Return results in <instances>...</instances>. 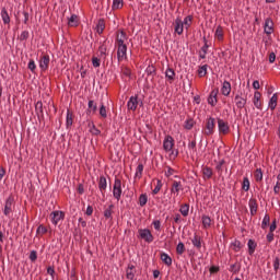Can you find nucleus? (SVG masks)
<instances>
[{
	"mask_svg": "<svg viewBox=\"0 0 280 280\" xmlns=\"http://www.w3.org/2000/svg\"><path fill=\"white\" fill-rule=\"evenodd\" d=\"M191 21H194V16L187 15L183 21V25H186V27H191Z\"/></svg>",
	"mask_w": 280,
	"mask_h": 280,
	"instance_id": "nucleus-46",
	"label": "nucleus"
},
{
	"mask_svg": "<svg viewBox=\"0 0 280 280\" xmlns=\"http://www.w3.org/2000/svg\"><path fill=\"white\" fill-rule=\"evenodd\" d=\"M1 19L4 23V25H9L10 23V14H8V10L5 8H2L1 10Z\"/></svg>",
	"mask_w": 280,
	"mask_h": 280,
	"instance_id": "nucleus-28",
	"label": "nucleus"
},
{
	"mask_svg": "<svg viewBox=\"0 0 280 280\" xmlns=\"http://www.w3.org/2000/svg\"><path fill=\"white\" fill-rule=\"evenodd\" d=\"M92 65L95 69H97V67H100L102 65L100 58L97 57H92Z\"/></svg>",
	"mask_w": 280,
	"mask_h": 280,
	"instance_id": "nucleus-54",
	"label": "nucleus"
},
{
	"mask_svg": "<svg viewBox=\"0 0 280 280\" xmlns=\"http://www.w3.org/2000/svg\"><path fill=\"white\" fill-rule=\"evenodd\" d=\"M202 175H203L205 179L209 180V178H212V176H213V170L209 166H203L202 167Z\"/></svg>",
	"mask_w": 280,
	"mask_h": 280,
	"instance_id": "nucleus-26",
	"label": "nucleus"
},
{
	"mask_svg": "<svg viewBox=\"0 0 280 280\" xmlns=\"http://www.w3.org/2000/svg\"><path fill=\"white\" fill-rule=\"evenodd\" d=\"M89 127H91L90 132H91V135H94V137H100V135H102V131L100 129H97V127H95V124L89 122Z\"/></svg>",
	"mask_w": 280,
	"mask_h": 280,
	"instance_id": "nucleus-34",
	"label": "nucleus"
},
{
	"mask_svg": "<svg viewBox=\"0 0 280 280\" xmlns=\"http://www.w3.org/2000/svg\"><path fill=\"white\" fill-rule=\"evenodd\" d=\"M27 38H30V32L28 31H23L20 35V40H27Z\"/></svg>",
	"mask_w": 280,
	"mask_h": 280,
	"instance_id": "nucleus-53",
	"label": "nucleus"
},
{
	"mask_svg": "<svg viewBox=\"0 0 280 280\" xmlns=\"http://www.w3.org/2000/svg\"><path fill=\"white\" fill-rule=\"evenodd\" d=\"M113 196L116 200H121V179L115 178L113 186Z\"/></svg>",
	"mask_w": 280,
	"mask_h": 280,
	"instance_id": "nucleus-1",
	"label": "nucleus"
},
{
	"mask_svg": "<svg viewBox=\"0 0 280 280\" xmlns=\"http://www.w3.org/2000/svg\"><path fill=\"white\" fill-rule=\"evenodd\" d=\"M139 237L142 238L144 242H148L150 244L151 242H154V236L152 235V232L148 229L139 230Z\"/></svg>",
	"mask_w": 280,
	"mask_h": 280,
	"instance_id": "nucleus-3",
	"label": "nucleus"
},
{
	"mask_svg": "<svg viewBox=\"0 0 280 280\" xmlns=\"http://www.w3.org/2000/svg\"><path fill=\"white\" fill-rule=\"evenodd\" d=\"M73 126V113L68 109L67 112V117H66V127L70 128Z\"/></svg>",
	"mask_w": 280,
	"mask_h": 280,
	"instance_id": "nucleus-29",
	"label": "nucleus"
},
{
	"mask_svg": "<svg viewBox=\"0 0 280 280\" xmlns=\"http://www.w3.org/2000/svg\"><path fill=\"white\" fill-rule=\"evenodd\" d=\"M185 128L186 130H191V128H194V120H186L185 121Z\"/></svg>",
	"mask_w": 280,
	"mask_h": 280,
	"instance_id": "nucleus-60",
	"label": "nucleus"
},
{
	"mask_svg": "<svg viewBox=\"0 0 280 280\" xmlns=\"http://www.w3.org/2000/svg\"><path fill=\"white\" fill-rule=\"evenodd\" d=\"M215 36L218 40H223L224 39V30L222 28L221 25H219L215 30Z\"/></svg>",
	"mask_w": 280,
	"mask_h": 280,
	"instance_id": "nucleus-36",
	"label": "nucleus"
},
{
	"mask_svg": "<svg viewBox=\"0 0 280 280\" xmlns=\"http://www.w3.org/2000/svg\"><path fill=\"white\" fill-rule=\"evenodd\" d=\"M153 226L155 231H161V221L160 220L153 221Z\"/></svg>",
	"mask_w": 280,
	"mask_h": 280,
	"instance_id": "nucleus-63",
	"label": "nucleus"
},
{
	"mask_svg": "<svg viewBox=\"0 0 280 280\" xmlns=\"http://www.w3.org/2000/svg\"><path fill=\"white\" fill-rule=\"evenodd\" d=\"M112 8L113 10H120V8H124V0H114Z\"/></svg>",
	"mask_w": 280,
	"mask_h": 280,
	"instance_id": "nucleus-44",
	"label": "nucleus"
},
{
	"mask_svg": "<svg viewBox=\"0 0 280 280\" xmlns=\"http://www.w3.org/2000/svg\"><path fill=\"white\" fill-rule=\"evenodd\" d=\"M113 209H115L114 205H109L107 209H105L104 211V218H106V220L113 218Z\"/></svg>",
	"mask_w": 280,
	"mask_h": 280,
	"instance_id": "nucleus-35",
	"label": "nucleus"
},
{
	"mask_svg": "<svg viewBox=\"0 0 280 280\" xmlns=\"http://www.w3.org/2000/svg\"><path fill=\"white\" fill-rule=\"evenodd\" d=\"M275 231H277V219L272 220L270 228H269L270 233H275Z\"/></svg>",
	"mask_w": 280,
	"mask_h": 280,
	"instance_id": "nucleus-58",
	"label": "nucleus"
},
{
	"mask_svg": "<svg viewBox=\"0 0 280 280\" xmlns=\"http://www.w3.org/2000/svg\"><path fill=\"white\" fill-rule=\"evenodd\" d=\"M230 272H233L234 275H237L240 272V267H237V264H233L230 266Z\"/></svg>",
	"mask_w": 280,
	"mask_h": 280,
	"instance_id": "nucleus-56",
	"label": "nucleus"
},
{
	"mask_svg": "<svg viewBox=\"0 0 280 280\" xmlns=\"http://www.w3.org/2000/svg\"><path fill=\"white\" fill-rule=\"evenodd\" d=\"M270 225V214H265L262 222H261V229L266 230Z\"/></svg>",
	"mask_w": 280,
	"mask_h": 280,
	"instance_id": "nucleus-40",
	"label": "nucleus"
},
{
	"mask_svg": "<svg viewBox=\"0 0 280 280\" xmlns=\"http://www.w3.org/2000/svg\"><path fill=\"white\" fill-rule=\"evenodd\" d=\"M200 246H192L187 248L188 257H190V261H194V257H202V253H200Z\"/></svg>",
	"mask_w": 280,
	"mask_h": 280,
	"instance_id": "nucleus-6",
	"label": "nucleus"
},
{
	"mask_svg": "<svg viewBox=\"0 0 280 280\" xmlns=\"http://www.w3.org/2000/svg\"><path fill=\"white\" fill-rule=\"evenodd\" d=\"M100 115L103 119H106V117H108V114L106 113V106L104 105V103L101 104Z\"/></svg>",
	"mask_w": 280,
	"mask_h": 280,
	"instance_id": "nucleus-47",
	"label": "nucleus"
},
{
	"mask_svg": "<svg viewBox=\"0 0 280 280\" xmlns=\"http://www.w3.org/2000/svg\"><path fill=\"white\" fill-rule=\"evenodd\" d=\"M264 32H265V34H267V36H270V34H272V32H275V22H272V19L267 18L265 20Z\"/></svg>",
	"mask_w": 280,
	"mask_h": 280,
	"instance_id": "nucleus-8",
	"label": "nucleus"
},
{
	"mask_svg": "<svg viewBox=\"0 0 280 280\" xmlns=\"http://www.w3.org/2000/svg\"><path fill=\"white\" fill-rule=\"evenodd\" d=\"M127 51H128V46H118V49H117L118 62H121V60H124V58H126Z\"/></svg>",
	"mask_w": 280,
	"mask_h": 280,
	"instance_id": "nucleus-17",
	"label": "nucleus"
},
{
	"mask_svg": "<svg viewBox=\"0 0 280 280\" xmlns=\"http://www.w3.org/2000/svg\"><path fill=\"white\" fill-rule=\"evenodd\" d=\"M174 25V32L175 34H178L180 36L185 30V26L183 24V20L178 16L176 18L175 22L173 23Z\"/></svg>",
	"mask_w": 280,
	"mask_h": 280,
	"instance_id": "nucleus-11",
	"label": "nucleus"
},
{
	"mask_svg": "<svg viewBox=\"0 0 280 280\" xmlns=\"http://www.w3.org/2000/svg\"><path fill=\"white\" fill-rule=\"evenodd\" d=\"M187 252V247L185 246H177L176 247V253L177 255H183V253Z\"/></svg>",
	"mask_w": 280,
	"mask_h": 280,
	"instance_id": "nucleus-61",
	"label": "nucleus"
},
{
	"mask_svg": "<svg viewBox=\"0 0 280 280\" xmlns=\"http://www.w3.org/2000/svg\"><path fill=\"white\" fill-rule=\"evenodd\" d=\"M106 50H107V48H106V45H104V44L98 47V51H100L101 56H106Z\"/></svg>",
	"mask_w": 280,
	"mask_h": 280,
	"instance_id": "nucleus-62",
	"label": "nucleus"
},
{
	"mask_svg": "<svg viewBox=\"0 0 280 280\" xmlns=\"http://www.w3.org/2000/svg\"><path fill=\"white\" fill-rule=\"evenodd\" d=\"M125 40H128V34H126L124 31H120V35H117L116 43L118 47H125L127 46L125 44Z\"/></svg>",
	"mask_w": 280,
	"mask_h": 280,
	"instance_id": "nucleus-13",
	"label": "nucleus"
},
{
	"mask_svg": "<svg viewBox=\"0 0 280 280\" xmlns=\"http://www.w3.org/2000/svg\"><path fill=\"white\" fill-rule=\"evenodd\" d=\"M143 176V164H139L136 170V178Z\"/></svg>",
	"mask_w": 280,
	"mask_h": 280,
	"instance_id": "nucleus-48",
	"label": "nucleus"
},
{
	"mask_svg": "<svg viewBox=\"0 0 280 280\" xmlns=\"http://www.w3.org/2000/svg\"><path fill=\"white\" fill-rule=\"evenodd\" d=\"M209 51V44H205L201 49L199 50V58L201 60H205L207 58V54Z\"/></svg>",
	"mask_w": 280,
	"mask_h": 280,
	"instance_id": "nucleus-30",
	"label": "nucleus"
},
{
	"mask_svg": "<svg viewBox=\"0 0 280 280\" xmlns=\"http://www.w3.org/2000/svg\"><path fill=\"white\" fill-rule=\"evenodd\" d=\"M135 275H137V266L135 264H128L126 269V279L135 280Z\"/></svg>",
	"mask_w": 280,
	"mask_h": 280,
	"instance_id": "nucleus-10",
	"label": "nucleus"
},
{
	"mask_svg": "<svg viewBox=\"0 0 280 280\" xmlns=\"http://www.w3.org/2000/svg\"><path fill=\"white\" fill-rule=\"evenodd\" d=\"M145 73L147 75H152V78H154V75H156V68L154 66H148V68L145 69Z\"/></svg>",
	"mask_w": 280,
	"mask_h": 280,
	"instance_id": "nucleus-42",
	"label": "nucleus"
},
{
	"mask_svg": "<svg viewBox=\"0 0 280 280\" xmlns=\"http://www.w3.org/2000/svg\"><path fill=\"white\" fill-rule=\"evenodd\" d=\"M279 100V96L277 94H273L269 101V108L271 110H275V108H277V102Z\"/></svg>",
	"mask_w": 280,
	"mask_h": 280,
	"instance_id": "nucleus-33",
	"label": "nucleus"
},
{
	"mask_svg": "<svg viewBox=\"0 0 280 280\" xmlns=\"http://www.w3.org/2000/svg\"><path fill=\"white\" fill-rule=\"evenodd\" d=\"M178 191H183V184L174 180L172 184L171 194H178Z\"/></svg>",
	"mask_w": 280,
	"mask_h": 280,
	"instance_id": "nucleus-24",
	"label": "nucleus"
},
{
	"mask_svg": "<svg viewBox=\"0 0 280 280\" xmlns=\"http://www.w3.org/2000/svg\"><path fill=\"white\" fill-rule=\"evenodd\" d=\"M192 244L194 246H201V242H200V236L195 235V237L192 238Z\"/></svg>",
	"mask_w": 280,
	"mask_h": 280,
	"instance_id": "nucleus-59",
	"label": "nucleus"
},
{
	"mask_svg": "<svg viewBox=\"0 0 280 280\" xmlns=\"http://www.w3.org/2000/svg\"><path fill=\"white\" fill-rule=\"evenodd\" d=\"M39 67L42 71H47L49 69V55H44L39 60Z\"/></svg>",
	"mask_w": 280,
	"mask_h": 280,
	"instance_id": "nucleus-15",
	"label": "nucleus"
},
{
	"mask_svg": "<svg viewBox=\"0 0 280 280\" xmlns=\"http://www.w3.org/2000/svg\"><path fill=\"white\" fill-rule=\"evenodd\" d=\"M68 25H70V27H78V15L72 14L68 21Z\"/></svg>",
	"mask_w": 280,
	"mask_h": 280,
	"instance_id": "nucleus-38",
	"label": "nucleus"
},
{
	"mask_svg": "<svg viewBox=\"0 0 280 280\" xmlns=\"http://www.w3.org/2000/svg\"><path fill=\"white\" fill-rule=\"evenodd\" d=\"M165 77L167 78L168 82L172 84L176 80V72L172 68H167L165 71Z\"/></svg>",
	"mask_w": 280,
	"mask_h": 280,
	"instance_id": "nucleus-22",
	"label": "nucleus"
},
{
	"mask_svg": "<svg viewBox=\"0 0 280 280\" xmlns=\"http://www.w3.org/2000/svg\"><path fill=\"white\" fill-rule=\"evenodd\" d=\"M218 128L220 135H229L231 128L229 127V122L224 121L222 118H218Z\"/></svg>",
	"mask_w": 280,
	"mask_h": 280,
	"instance_id": "nucleus-5",
	"label": "nucleus"
},
{
	"mask_svg": "<svg viewBox=\"0 0 280 280\" xmlns=\"http://www.w3.org/2000/svg\"><path fill=\"white\" fill-rule=\"evenodd\" d=\"M86 113L88 115L90 113H97V104H95V101H89Z\"/></svg>",
	"mask_w": 280,
	"mask_h": 280,
	"instance_id": "nucleus-31",
	"label": "nucleus"
},
{
	"mask_svg": "<svg viewBox=\"0 0 280 280\" xmlns=\"http://www.w3.org/2000/svg\"><path fill=\"white\" fill-rule=\"evenodd\" d=\"M12 207H14V197L11 195L5 200L3 214L7 215V217L10 215V213H12Z\"/></svg>",
	"mask_w": 280,
	"mask_h": 280,
	"instance_id": "nucleus-7",
	"label": "nucleus"
},
{
	"mask_svg": "<svg viewBox=\"0 0 280 280\" xmlns=\"http://www.w3.org/2000/svg\"><path fill=\"white\" fill-rule=\"evenodd\" d=\"M30 259L34 264L36 259H38V253L36 250H32L30 254Z\"/></svg>",
	"mask_w": 280,
	"mask_h": 280,
	"instance_id": "nucleus-55",
	"label": "nucleus"
},
{
	"mask_svg": "<svg viewBox=\"0 0 280 280\" xmlns=\"http://www.w3.org/2000/svg\"><path fill=\"white\" fill-rule=\"evenodd\" d=\"M273 194H276V195L280 194V183L279 182H277L273 187Z\"/></svg>",
	"mask_w": 280,
	"mask_h": 280,
	"instance_id": "nucleus-64",
	"label": "nucleus"
},
{
	"mask_svg": "<svg viewBox=\"0 0 280 280\" xmlns=\"http://www.w3.org/2000/svg\"><path fill=\"white\" fill-rule=\"evenodd\" d=\"M163 149L165 152H172L174 150V138L172 136H166L163 142Z\"/></svg>",
	"mask_w": 280,
	"mask_h": 280,
	"instance_id": "nucleus-9",
	"label": "nucleus"
},
{
	"mask_svg": "<svg viewBox=\"0 0 280 280\" xmlns=\"http://www.w3.org/2000/svg\"><path fill=\"white\" fill-rule=\"evenodd\" d=\"M242 189L244 191H248L250 189V180L248 179V177L243 178Z\"/></svg>",
	"mask_w": 280,
	"mask_h": 280,
	"instance_id": "nucleus-41",
	"label": "nucleus"
},
{
	"mask_svg": "<svg viewBox=\"0 0 280 280\" xmlns=\"http://www.w3.org/2000/svg\"><path fill=\"white\" fill-rule=\"evenodd\" d=\"M50 219H51L52 224L57 225L60 222H62V220H65V212L60 211V210L52 211L50 213Z\"/></svg>",
	"mask_w": 280,
	"mask_h": 280,
	"instance_id": "nucleus-4",
	"label": "nucleus"
},
{
	"mask_svg": "<svg viewBox=\"0 0 280 280\" xmlns=\"http://www.w3.org/2000/svg\"><path fill=\"white\" fill-rule=\"evenodd\" d=\"M137 106H139L138 96H131L127 103V107L129 110H137Z\"/></svg>",
	"mask_w": 280,
	"mask_h": 280,
	"instance_id": "nucleus-16",
	"label": "nucleus"
},
{
	"mask_svg": "<svg viewBox=\"0 0 280 280\" xmlns=\"http://www.w3.org/2000/svg\"><path fill=\"white\" fill-rule=\"evenodd\" d=\"M37 235H45L47 233V228L45 225H39L36 230Z\"/></svg>",
	"mask_w": 280,
	"mask_h": 280,
	"instance_id": "nucleus-51",
	"label": "nucleus"
},
{
	"mask_svg": "<svg viewBox=\"0 0 280 280\" xmlns=\"http://www.w3.org/2000/svg\"><path fill=\"white\" fill-rule=\"evenodd\" d=\"M95 30L100 34V36L101 34H104V30H106V21H104V19H100L97 21Z\"/></svg>",
	"mask_w": 280,
	"mask_h": 280,
	"instance_id": "nucleus-21",
	"label": "nucleus"
},
{
	"mask_svg": "<svg viewBox=\"0 0 280 280\" xmlns=\"http://www.w3.org/2000/svg\"><path fill=\"white\" fill-rule=\"evenodd\" d=\"M121 73L126 78H130V75H132V70H130V68H128V67H125V68L121 69Z\"/></svg>",
	"mask_w": 280,
	"mask_h": 280,
	"instance_id": "nucleus-50",
	"label": "nucleus"
},
{
	"mask_svg": "<svg viewBox=\"0 0 280 280\" xmlns=\"http://www.w3.org/2000/svg\"><path fill=\"white\" fill-rule=\"evenodd\" d=\"M160 259L163 261V264L167 267L172 266V257L165 253L160 254Z\"/></svg>",
	"mask_w": 280,
	"mask_h": 280,
	"instance_id": "nucleus-25",
	"label": "nucleus"
},
{
	"mask_svg": "<svg viewBox=\"0 0 280 280\" xmlns=\"http://www.w3.org/2000/svg\"><path fill=\"white\" fill-rule=\"evenodd\" d=\"M254 106L258 109L261 110V92L256 91L254 93Z\"/></svg>",
	"mask_w": 280,
	"mask_h": 280,
	"instance_id": "nucleus-18",
	"label": "nucleus"
},
{
	"mask_svg": "<svg viewBox=\"0 0 280 280\" xmlns=\"http://www.w3.org/2000/svg\"><path fill=\"white\" fill-rule=\"evenodd\" d=\"M221 93L225 97H229V95H231V82H229V81L223 82V85L221 88Z\"/></svg>",
	"mask_w": 280,
	"mask_h": 280,
	"instance_id": "nucleus-19",
	"label": "nucleus"
},
{
	"mask_svg": "<svg viewBox=\"0 0 280 280\" xmlns=\"http://www.w3.org/2000/svg\"><path fill=\"white\" fill-rule=\"evenodd\" d=\"M27 69H30V71H32V73H34L36 71V62L34 61V59H30Z\"/></svg>",
	"mask_w": 280,
	"mask_h": 280,
	"instance_id": "nucleus-49",
	"label": "nucleus"
},
{
	"mask_svg": "<svg viewBox=\"0 0 280 280\" xmlns=\"http://www.w3.org/2000/svg\"><path fill=\"white\" fill-rule=\"evenodd\" d=\"M201 220L205 229H209V226H211V217L202 215Z\"/></svg>",
	"mask_w": 280,
	"mask_h": 280,
	"instance_id": "nucleus-39",
	"label": "nucleus"
},
{
	"mask_svg": "<svg viewBox=\"0 0 280 280\" xmlns=\"http://www.w3.org/2000/svg\"><path fill=\"white\" fill-rule=\"evenodd\" d=\"M106 187H107L106 178L104 176H101L98 180V189L101 194H104V191H106Z\"/></svg>",
	"mask_w": 280,
	"mask_h": 280,
	"instance_id": "nucleus-27",
	"label": "nucleus"
},
{
	"mask_svg": "<svg viewBox=\"0 0 280 280\" xmlns=\"http://www.w3.org/2000/svg\"><path fill=\"white\" fill-rule=\"evenodd\" d=\"M220 93V90L218 88L213 89L208 96V104L210 106H215L218 104V94Z\"/></svg>",
	"mask_w": 280,
	"mask_h": 280,
	"instance_id": "nucleus-12",
	"label": "nucleus"
},
{
	"mask_svg": "<svg viewBox=\"0 0 280 280\" xmlns=\"http://www.w3.org/2000/svg\"><path fill=\"white\" fill-rule=\"evenodd\" d=\"M179 212L182 213V215H184V218H187L189 215V205H182Z\"/></svg>",
	"mask_w": 280,
	"mask_h": 280,
	"instance_id": "nucleus-37",
	"label": "nucleus"
},
{
	"mask_svg": "<svg viewBox=\"0 0 280 280\" xmlns=\"http://www.w3.org/2000/svg\"><path fill=\"white\" fill-rule=\"evenodd\" d=\"M162 187H163V183L161 182V179H158V184H156L155 188L153 189V194L154 195L159 194V191H161Z\"/></svg>",
	"mask_w": 280,
	"mask_h": 280,
	"instance_id": "nucleus-52",
	"label": "nucleus"
},
{
	"mask_svg": "<svg viewBox=\"0 0 280 280\" xmlns=\"http://www.w3.org/2000/svg\"><path fill=\"white\" fill-rule=\"evenodd\" d=\"M234 102L237 108L242 109L244 106H246V98L240 96V94H236L234 97Z\"/></svg>",
	"mask_w": 280,
	"mask_h": 280,
	"instance_id": "nucleus-20",
	"label": "nucleus"
},
{
	"mask_svg": "<svg viewBox=\"0 0 280 280\" xmlns=\"http://www.w3.org/2000/svg\"><path fill=\"white\" fill-rule=\"evenodd\" d=\"M254 178L256 183H261L264 180V172H261V168H257L254 173Z\"/></svg>",
	"mask_w": 280,
	"mask_h": 280,
	"instance_id": "nucleus-32",
	"label": "nucleus"
},
{
	"mask_svg": "<svg viewBox=\"0 0 280 280\" xmlns=\"http://www.w3.org/2000/svg\"><path fill=\"white\" fill-rule=\"evenodd\" d=\"M35 113L40 121V119H45V113L43 112V101H38L35 104Z\"/></svg>",
	"mask_w": 280,
	"mask_h": 280,
	"instance_id": "nucleus-14",
	"label": "nucleus"
},
{
	"mask_svg": "<svg viewBox=\"0 0 280 280\" xmlns=\"http://www.w3.org/2000/svg\"><path fill=\"white\" fill-rule=\"evenodd\" d=\"M279 268H280V259H279V257H276L273 260V270H276V272H278Z\"/></svg>",
	"mask_w": 280,
	"mask_h": 280,
	"instance_id": "nucleus-57",
	"label": "nucleus"
},
{
	"mask_svg": "<svg viewBox=\"0 0 280 280\" xmlns=\"http://www.w3.org/2000/svg\"><path fill=\"white\" fill-rule=\"evenodd\" d=\"M214 130H215V118L210 117L207 119V122H206L205 135L207 137H211V135H213Z\"/></svg>",
	"mask_w": 280,
	"mask_h": 280,
	"instance_id": "nucleus-2",
	"label": "nucleus"
},
{
	"mask_svg": "<svg viewBox=\"0 0 280 280\" xmlns=\"http://www.w3.org/2000/svg\"><path fill=\"white\" fill-rule=\"evenodd\" d=\"M208 67H209L208 65H203V66L199 67V69H198L199 78H205V75H207V68Z\"/></svg>",
	"mask_w": 280,
	"mask_h": 280,
	"instance_id": "nucleus-43",
	"label": "nucleus"
},
{
	"mask_svg": "<svg viewBox=\"0 0 280 280\" xmlns=\"http://www.w3.org/2000/svg\"><path fill=\"white\" fill-rule=\"evenodd\" d=\"M249 209H250V215L257 214V209H258L257 199L255 198L249 199Z\"/></svg>",
	"mask_w": 280,
	"mask_h": 280,
	"instance_id": "nucleus-23",
	"label": "nucleus"
},
{
	"mask_svg": "<svg viewBox=\"0 0 280 280\" xmlns=\"http://www.w3.org/2000/svg\"><path fill=\"white\" fill-rule=\"evenodd\" d=\"M139 205L140 207H145V205H148V195L145 194L140 195Z\"/></svg>",
	"mask_w": 280,
	"mask_h": 280,
	"instance_id": "nucleus-45",
	"label": "nucleus"
}]
</instances>
